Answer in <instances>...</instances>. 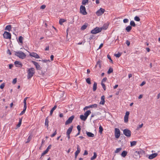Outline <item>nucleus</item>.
<instances>
[{
  "label": "nucleus",
  "mask_w": 160,
  "mask_h": 160,
  "mask_svg": "<svg viewBox=\"0 0 160 160\" xmlns=\"http://www.w3.org/2000/svg\"><path fill=\"white\" fill-rule=\"evenodd\" d=\"M35 69L33 68H29L27 71V78L30 79L33 76L35 73Z\"/></svg>",
  "instance_id": "nucleus-1"
},
{
  "label": "nucleus",
  "mask_w": 160,
  "mask_h": 160,
  "mask_svg": "<svg viewBox=\"0 0 160 160\" xmlns=\"http://www.w3.org/2000/svg\"><path fill=\"white\" fill-rule=\"evenodd\" d=\"M102 30V28L97 27L94 28L91 31V33L93 34H95L100 32Z\"/></svg>",
  "instance_id": "nucleus-2"
},
{
  "label": "nucleus",
  "mask_w": 160,
  "mask_h": 160,
  "mask_svg": "<svg viewBox=\"0 0 160 160\" xmlns=\"http://www.w3.org/2000/svg\"><path fill=\"white\" fill-rule=\"evenodd\" d=\"M123 134L128 137H130L131 136V131L128 129L126 128L123 130Z\"/></svg>",
  "instance_id": "nucleus-3"
},
{
  "label": "nucleus",
  "mask_w": 160,
  "mask_h": 160,
  "mask_svg": "<svg viewBox=\"0 0 160 160\" xmlns=\"http://www.w3.org/2000/svg\"><path fill=\"white\" fill-rule=\"evenodd\" d=\"M80 12L83 15H86L87 14L86 11L85 7L82 5L81 6L80 8Z\"/></svg>",
  "instance_id": "nucleus-4"
},
{
  "label": "nucleus",
  "mask_w": 160,
  "mask_h": 160,
  "mask_svg": "<svg viewBox=\"0 0 160 160\" xmlns=\"http://www.w3.org/2000/svg\"><path fill=\"white\" fill-rule=\"evenodd\" d=\"M28 97L25 98L23 100L24 108L23 110L21 112V115L23 114L25 112L27 108L26 100Z\"/></svg>",
  "instance_id": "nucleus-5"
},
{
  "label": "nucleus",
  "mask_w": 160,
  "mask_h": 160,
  "mask_svg": "<svg viewBox=\"0 0 160 160\" xmlns=\"http://www.w3.org/2000/svg\"><path fill=\"white\" fill-rule=\"evenodd\" d=\"M105 11V9L100 8L99 10L96 12V14L98 16H100L102 15Z\"/></svg>",
  "instance_id": "nucleus-6"
},
{
  "label": "nucleus",
  "mask_w": 160,
  "mask_h": 160,
  "mask_svg": "<svg viewBox=\"0 0 160 160\" xmlns=\"http://www.w3.org/2000/svg\"><path fill=\"white\" fill-rule=\"evenodd\" d=\"M115 138H118L120 135V131L118 128H116L115 129Z\"/></svg>",
  "instance_id": "nucleus-7"
},
{
  "label": "nucleus",
  "mask_w": 160,
  "mask_h": 160,
  "mask_svg": "<svg viewBox=\"0 0 160 160\" xmlns=\"http://www.w3.org/2000/svg\"><path fill=\"white\" fill-rule=\"evenodd\" d=\"M74 117L75 116L74 115H72L71 117H69L68 118V119L65 122V124L66 125H67L72 123Z\"/></svg>",
  "instance_id": "nucleus-8"
},
{
  "label": "nucleus",
  "mask_w": 160,
  "mask_h": 160,
  "mask_svg": "<svg viewBox=\"0 0 160 160\" xmlns=\"http://www.w3.org/2000/svg\"><path fill=\"white\" fill-rule=\"evenodd\" d=\"M3 36L4 38L6 39H11V34L10 33L5 31L3 34Z\"/></svg>",
  "instance_id": "nucleus-9"
},
{
  "label": "nucleus",
  "mask_w": 160,
  "mask_h": 160,
  "mask_svg": "<svg viewBox=\"0 0 160 160\" xmlns=\"http://www.w3.org/2000/svg\"><path fill=\"white\" fill-rule=\"evenodd\" d=\"M32 62L35 66L36 69L38 70H41L42 68L40 67V65L38 62L33 61H32Z\"/></svg>",
  "instance_id": "nucleus-10"
},
{
  "label": "nucleus",
  "mask_w": 160,
  "mask_h": 160,
  "mask_svg": "<svg viewBox=\"0 0 160 160\" xmlns=\"http://www.w3.org/2000/svg\"><path fill=\"white\" fill-rule=\"evenodd\" d=\"M77 150L76 151L75 154V159H76L77 158V156L78 154L80 153V149L79 148V145H77Z\"/></svg>",
  "instance_id": "nucleus-11"
},
{
  "label": "nucleus",
  "mask_w": 160,
  "mask_h": 160,
  "mask_svg": "<svg viewBox=\"0 0 160 160\" xmlns=\"http://www.w3.org/2000/svg\"><path fill=\"white\" fill-rule=\"evenodd\" d=\"M29 55L36 58H40L39 56L37 53L34 52L30 53Z\"/></svg>",
  "instance_id": "nucleus-12"
},
{
  "label": "nucleus",
  "mask_w": 160,
  "mask_h": 160,
  "mask_svg": "<svg viewBox=\"0 0 160 160\" xmlns=\"http://www.w3.org/2000/svg\"><path fill=\"white\" fill-rule=\"evenodd\" d=\"M158 155V153H152L149 156L148 158L150 159H152L156 157Z\"/></svg>",
  "instance_id": "nucleus-13"
},
{
  "label": "nucleus",
  "mask_w": 160,
  "mask_h": 160,
  "mask_svg": "<svg viewBox=\"0 0 160 160\" xmlns=\"http://www.w3.org/2000/svg\"><path fill=\"white\" fill-rule=\"evenodd\" d=\"M105 97L104 95L102 96L101 97V101L100 102V104L102 105H104L105 103Z\"/></svg>",
  "instance_id": "nucleus-14"
},
{
  "label": "nucleus",
  "mask_w": 160,
  "mask_h": 160,
  "mask_svg": "<svg viewBox=\"0 0 160 160\" xmlns=\"http://www.w3.org/2000/svg\"><path fill=\"white\" fill-rule=\"evenodd\" d=\"M73 128V126H71L67 130L66 133H68L69 134H70L71 133L72 131V128Z\"/></svg>",
  "instance_id": "nucleus-15"
},
{
  "label": "nucleus",
  "mask_w": 160,
  "mask_h": 160,
  "mask_svg": "<svg viewBox=\"0 0 160 160\" xmlns=\"http://www.w3.org/2000/svg\"><path fill=\"white\" fill-rule=\"evenodd\" d=\"M87 135L89 137H93L94 136V134L91 132L86 131V132Z\"/></svg>",
  "instance_id": "nucleus-16"
},
{
  "label": "nucleus",
  "mask_w": 160,
  "mask_h": 160,
  "mask_svg": "<svg viewBox=\"0 0 160 160\" xmlns=\"http://www.w3.org/2000/svg\"><path fill=\"white\" fill-rule=\"evenodd\" d=\"M140 152L136 151L134 153V155L136 157H140Z\"/></svg>",
  "instance_id": "nucleus-17"
},
{
  "label": "nucleus",
  "mask_w": 160,
  "mask_h": 160,
  "mask_svg": "<svg viewBox=\"0 0 160 160\" xmlns=\"http://www.w3.org/2000/svg\"><path fill=\"white\" fill-rule=\"evenodd\" d=\"M57 106L55 105L54 107L52 108V109L51 110L50 115V116H52V114L53 112V111L57 108Z\"/></svg>",
  "instance_id": "nucleus-18"
},
{
  "label": "nucleus",
  "mask_w": 160,
  "mask_h": 160,
  "mask_svg": "<svg viewBox=\"0 0 160 160\" xmlns=\"http://www.w3.org/2000/svg\"><path fill=\"white\" fill-rule=\"evenodd\" d=\"M91 113L90 110L87 111L84 114V115L87 118L89 115Z\"/></svg>",
  "instance_id": "nucleus-19"
},
{
  "label": "nucleus",
  "mask_w": 160,
  "mask_h": 160,
  "mask_svg": "<svg viewBox=\"0 0 160 160\" xmlns=\"http://www.w3.org/2000/svg\"><path fill=\"white\" fill-rule=\"evenodd\" d=\"M127 153L128 152L127 151H124L122 152L121 155L122 157H125L126 156Z\"/></svg>",
  "instance_id": "nucleus-20"
},
{
  "label": "nucleus",
  "mask_w": 160,
  "mask_h": 160,
  "mask_svg": "<svg viewBox=\"0 0 160 160\" xmlns=\"http://www.w3.org/2000/svg\"><path fill=\"white\" fill-rule=\"evenodd\" d=\"M48 123L49 121L48 119V117H47L45 119V125L48 128Z\"/></svg>",
  "instance_id": "nucleus-21"
},
{
  "label": "nucleus",
  "mask_w": 160,
  "mask_h": 160,
  "mask_svg": "<svg viewBox=\"0 0 160 160\" xmlns=\"http://www.w3.org/2000/svg\"><path fill=\"white\" fill-rule=\"evenodd\" d=\"M97 83L94 82L93 87V91H95L96 90L97 88Z\"/></svg>",
  "instance_id": "nucleus-22"
},
{
  "label": "nucleus",
  "mask_w": 160,
  "mask_h": 160,
  "mask_svg": "<svg viewBox=\"0 0 160 160\" xmlns=\"http://www.w3.org/2000/svg\"><path fill=\"white\" fill-rule=\"evenodd\" d=\"M87 118L85 116L83 115H81L80 116V118L82 120L84 121H85L87 119Z\"/></svg>",
  "instance_id": "nucleus-23"
},
{
  "label": "nucleus",
  "mask_w": 160,
  "mask_h": 160,
  "mask_svg": "<svg viewBox=\"0 0 160 160\" xmlns=\"http://www.w3.org/2000/svg\"><path fill=\"white\" fill-rule=\"evenodd\" d=\"M26 57V54L22 52L21 51V58L23 59L25 58Z\"/></svg>",
  "instance_id": "nucleus-24"
},
{
  "label": "nucleus",
  "mask_w": 160,
  "mask_h": 160,
  "mask_svg": "<svg viewBox=\"0 0 160 160\" xmlns=\"http://www.w3.org/2000/svg\"><path fill=\"white\" fill-rule=\"evenodd\" d=\"M132 28V27L131 26L129 25V26H127L126 27L125 29L127 32H129L131 31Z\"/></svg>",
  "instance_id": "nucleus-25"
},
{
  "label": "nucleus",
  "mask_w": 160,
  "mask_h": 160,
  "mask_svg": "<svg viewBox=\"0 0 160 160\" xmlns=\"http://www.w3.org/2000/svg\"><path fill=\"white\" fill-rule=\"evenodd\" d=\"M93 154V156L91 158V160H93L96 158L97 156L96 153V152H94Z\"/></svg>",
  "instance_id": "nucleus-26"
},
{
  "label": "nucleus",
  "mask_w": 160,
  "mask_h": 160,
  "mask_svg": "<svg viewBox=\"0 0 160 160\" xmlns=\"http://www.w3.org/2000/svg\"><path fill=\"white\" fill-rule=\"evenodd\" d=\"M14 64L16 67H18L20 65V62L19 61H16L14 62Z\"/></svg>",
  "instance_id": "nucleus-27"
},
{
  "label": "nucleus",
  "mask_w": 160,
  "mask_h": 160,
  "mask_svg": "<svg viewBox=\"0 0 160 160\" xmlns=\"http://www.w3.org/2000/svg\"><path fill=\"white\" fill-rule=\"evenodd\" d=\"M11 29V26L10 25H8L6 26L5 30L10 31Z\"/></svg>",
  "instance_id": "nucleus-28"
},
{
  "label": "nucleus",
  "mask_w": 160,
  "mask_h": 160,
  "mask_svg": "<svg viewBox=\"0 0 160 160\" xmlns=\"http://www.w3.org/2000/svg\"><path fill=\"white\" fill-rule=\"evenodd\" d=\"M66 21L64 19H60L59 21V23L60 24L62 25V23Z\"/></svg>",
  "instance_id": "nucleus-29"
},
{
  "label": "nucleus",
  "mask_w": 160,
  "mask_h": 160,
  "mask_svg": "<svg viewBox=\"0 0 160 160\" xmlns=\"http://www.w3.org/2000/svg\"><path fill=\"white\" fill-rule=\"evenodd\" d=\"M88 25L86 24H84V25H82L81 28V30H84L85 29H86Z\"/></svg>",
  "instance_id": "nucleus-30"
},
{
  "label": "nucleus",
  "mask_w": 160,
  "mask_h": 160,
  "mask_svg": "<svg viewBox=\"0 0 160 160\" xmlns=\"http://www.w3.org/2000/svg\"><path fill=\"white\" fill-rule=\"evenodd\" d=\"M113 68H110L107 72V73L108 74H110V73L113 72Z\"/></svg>",
  "instance_id": "nucleus-31"
},
{
  "label": "nucleus",
  "mask_w": 160,
  "mask_h": 160,
  "mask_svg": "<svg viewBox=\"0 0 160 160\" xmlns=\"http://www.w3.org/2000/svg\"><path fill=\"white\" fill-rule=\"evenodd\" d=\"M130 26H131V27H135L136 26V24L133 21H131L130 22Z\"/></svg>",
  "instance_id": "nucleus-32"
},
{
  "label": "nucleus",
  "mask_w": 160,
  "mask_h": 160,
  "mask_svg": "<svg viewBox=\"0 0 160 160\" xmlns=\"http://www.w3.org/2000/svg\"><path fill=\"white\" fill-rule=\"evenodd\" d=\"M97 64L98 65L99 67L100 68H101V61L100 60H99L98 62H97Z\"/></svg>",
  "instance_id": "nucleus-33"
},
{
  "label": "nucleus",
  "mask_w": 160,
  "mask_h": 160,
  "mask_svg": "<svg viewBox=\"0 0 160 160\" xmlns=\"http://www.w3.org/2000/svg\"><path fill=\"white\" fill-rule=\"evenodd\" d=\"M137 142L135 141H133L132 142H131V146H134L136 144Z\"/></svg>",
  "instance_id": "nucleus-34"
},
{
  "label": "nucleus",
  "mask_w": 160,
  "mask_h": 160,
  "mask_svg": "<svg viewBox=\"0 0 160 160\" xmlns=\"http://www.w3.org/2000/svg\"><path fill=\"white\" fill-rule=\"evenodd\" d=\"M122 150L121 148H117L116 150L114 152L115 153H118Z\"/></svg>",
  "instance_id": "nucleus-35"
},
{
  "label": "nucleus",
  "mask_w": 160,
  "mask_h": 160,
  "mask_svg": "<svg viewBox=\"0 0 160 160\" xmlns=\"http://www.w3.org/2000/svg\"><path fill=\"white\" fill-rule=\"evenodd\" d=\"M14 52L15 55L17 56L19 58H20V52H19V51H18V52L14 51Z\"/></svg>",
  "instance_id": "nucleus-36"
},
{
  "label": "nucleus",
  "mask_w": 160,
  "mask_h": 160,
  "mask_svg": "<svg viewBox=\"0 0 160 160\" xmlns=\"http://www.w3.org/2000/svg\"><path fill=\"white\" fill-rule=\"evenodd\" d=\"M88 0H82V4L84 5H85L87 3H88Z\"/></svg>",
  "instance_id": "nucleus-37"
},
{
  "label": "nucleus",
  "mask_w": 160,
  "mask_h": 160,
  "mask_svg": "<svg viewBox=\"0 0 160 160\" xmlns=\"http://www.w3.org/2000/svg\"><path fill=\"white\" fill-rule=\"evenodd\" d=\"M103 130L102 127L101 126H100L99 127V132L101 134L102 133Z\"/></svg>",
  "instance_id": "nucleus-38"
},
{
  "label": "nucleus",
  "mask_w": 160,
  "mask_h": 160,
  "mask_svg": "<svg viewBox=\"0 0 160 160\" xmlns=\"http://www.w3.org/2000/svg\"><path fill=\"white\" fill-rule=\"evenodd\" d=\"M128 117L124 116V121L125 122L127 123L128 121Z\"/></svg>",
  "instance_id": "nucleus-39"
},
{
  "label": "nucleus",
  "mask_w": 160,
  "mask_h": 160,
  "mask_svg": "<svg viewBox=\"0 0 160 160\" xmlns=\"http://www.w3.org/2000/svg\"><path fill=\"white\" fill-rule=\"evenodd\" d=\"M97 106H98V105H97V104H92V105H90V107L91 108H96L97 107Z\"/></svg>",
  "instance_id": "nucleus-40"
},
{
  "label": "nucleus",
  "mask_w": 160,
  "mask_h": 160,
  "mask_svg": "<svg viewBox=\"0 0 160 160\" xmlns=\"http://www.w3.org/2000/svg\"><path fill=\"white\" fill-rule=\"evenodd\" d=\"M86 81L88 84H91L90 78H87L86 79Z\"/></svg>",
  "instance_id": "nucleus-41"
},
{
  "label": "nucleus",
  "mask_w": 160,
  "mask_h": 160,
  "mask_svg": "<svg viewBox=\"0 0 160 160\" xmlns=\"http://www.w3.org/2000/svg\"><path fill=\"white\" fill-rule=\"evenodd\" d=\"M134 20L136 21L139 22L140 19L139 18L138 16H135L134 18Z\"/></svg>",
  "instance_id": "nucleus-42"
},
{
  "label": "nucleus",
  "mask_w": 160,
  "mask_h": 160,
  "mask_svg": "<svg viewBox=\"0 0 160 160\" xmlns=\"http://www.w3.org/2000/svg\"><path fill=\"white\" fill-rule=\"evenodd\" d=\"M101 84L104 91L106 90V87L105 84L101 82Z\"/></svg>",
  "instance_id": "nucleus-43"
},
{
  "label": "nucleus",
  "mask_w": 160,
  "mask_h": 160,
  "mask_svg": "<svg viewBox=\"0 0 160 160\" xmlns=\"http://www.w3.org/2000/svg\"><path fill=\"white\" fill-rule=\"evenodd\" d=\"M107 57H108V58L110 60V62L112 63H113V61H112V59H111V58L110 56V55H108V56H107Z\"/></svg>",
  "instance_id": "nucleus-44"
},
{
  "label": "nucleus",
  "mask_w": 160,
  "mask_h": 160,
  "mask_svg": "<svg viewBox=\"0 0 160 160\" xmlns=\"http://www.w3.org/2000/svg\"><path fill=\"white\" fill-rule=\"evenodd\" d=\"M48 152L45 150V151H44L43 153H42V155H41V157L40 158V159H41V158H42V156H43L45 154H46Z\"/></svg>",
  "instance_id": "nucleus-45"
},
{
  "label": "nucleus",
  "mask_w": 160,
  "mask_h": 160,
  "mask_svg": "<svg viewBox=\"0 0 160 160\" xmlns=\"http://www.w3.org/2000/svg\"><path fill=\"white\" fill-rule=\"evenodd\" d=\"M57 130L56 129L54 132L51 135V137H53L55 136V135L57 134Z\"/></svg>",
  "instance_id": "nucleus-46"
},
{
  "label": "nucleus",
  "mask_w": 160,
  "mask_h": 160,
  "mask_svg": "<svg viewBox=\"0 0 160 160\" xmlns=\"http://www.w3.org/2000/svg\"><path fill=\"white\" fill-rule=\"evenodd\" d=\"M108 28V26L106 25H104L103 27L102 28V29H106Z\"/></svg>",
  "instance_id": "nucleus-47"
},
{
  "label": "nucleus",
  "mask_w": 160,
  "mask_h": 160,
  "mask_svg": "<svg viewBox=\"0 0 160 160\" xmlns=\"http://www.w3.org/2000/svg\"><path fill=\"white\" fill-rule=\"evenodd\" d=\"M52 146L51 145H49L48 148H47V149L46 150L48 152V151H49V150L51 148Z\"/></svg>",
  "instance_id": "nucleus-48"
},
{
  "label": "nucleus",
  "mask_w": 160,
  "mask_h": 160,
  "mask_svg": "<svg viewBox=\"0 0 160 160\" xmlns=\"http://www.w3.org/2000/svg\"><path fill=\"white\" fill-rule=\"evenodd\" d=\"M31 138H32L30 136H29L28 137V138L27 139V140L26 142V143H28V142H29L30 141L31 139Z\"/></svg>",
  "instance_id": "nucleus-49"
},
{
  "label": "nucleus",
  "mask_w": 160,
  "mask_h": 160,
  "mask_svg": "<svg viewBox=\"0 0 160 160\" xmlns=\"http://www.w3.org/2000/svg\"><path fill=\"white\" fill-rule=\"evenodd\" d=\"M121 53H119L117 54H115L114 56L117 58H119L121 56Z\"/></svg>",
  "instance_id": "nucleus-50"
},
{
  "label": "nucleus",
  "mask_w": 160,
  "mask_h": 160,
  "mask_svg": "<svg viewBox=\"0 0 160 160\" xmlns=\"http://www.w3.org/2000/svg\"><path fill=\"white\" fill-rule=\"evenodd\" d=\"M4 86H5V84H4V83H3L0 86V88L1 89H2L3 88Z\"/></svg>",
  "instance_id": "nucleus-51"
},
{
  "label": "nucleus",
  "mask_w": 160,
  "mask_h": 160,
  "mask_svg": "<svg viewBox=\"0 0 160 160\" xmlns=\"http://www.w3.org/2000/svg\"><path fill=\"white\" fill-rule=\"evenodd\" d=\"M94 38V36L92 35L90 36V37L89 38V39L90 40H91V39H93Z\"/></svg>",
  "instance_id": "nucleus-52"
},
{
  "label": "nucleus",
  "mask_w": 160,
  "mask_h": 160,
  "mask_svg": "<svg viewBox=\"0 0 160 160\" xmlns=\"http://www.w3.org/2000/svg\"><path fill=\"white\" fill-rule=\"evenodd\" d=\"M17 81V78H15L13 79L12 82V83L13 84H15L16 83Z\"/></svg>",
  "instance_id": "nucleus-53"
},
{
  "label": "nucleus",
  "mask_w": 160,
  "mask_h": 160,
  "mask_svg": "<svg viewBox=\"0 0 160 160\" xmlns=\"http://www.w3.org/2000/svg\"><path fill=\"white\" fill-rule=\"evenodd\" d=\"M107 80V78L106 77L104 78L102 80L101 82H102V83H103V82H106Z\"/></svg>",
  "instance_id": "nucleus-54"
},
{
  "label": "nucleus",
  "mask_w": 160,
  "mask_h": 160,
  "mask_svg": "<svg viewBox=\"0 0 160 160\" xmlns=\"http://www.w3.org/2000/svg\"><path fill=\"white\" fill-rule=\"evenodd\" d=\"M77 128L78 130V131L79 132H80L81 131V127H80V126L78 125L77 126Z\"/></svg>",
  "instance_id": "nucleus-55"
},
{
  "label": "nucleus",
  "mask_w": 160,
  "mask_h": 160,
  "mask_svg": "<svg viewBox=\"0 0 160 160\" xmlns=\"http://www.w3.org/2000/svg\"><path fill=\"white\" fill-rule=\"evenodd\" d=\"M123 22L125 23H126L128 22V19L125 18L123 19Z\"/></svg>",
  "instance_id": "nucleus-56"
},
{
  "label": "nucleus",
  "mask_w": 160,
  "mask_h": 160,
  "mask_svg": "<svg viewBox=\"0 0 160 160\" xmlns=\"http://www.w3.org/2000/svg\"><path fill=\"white\" fill-rule=\"evenodd\" d=\"M42 61L43 62H50V61L49 59H48V60H45V59H44V60H43Z\"/></svg>",
  "instance_id": "nucleus-57"
},
{
  "label": "nucleus",
  "mask_w": 160,
  "mask_h": 160,
  "mask_svg": "<svg viewBox=\"0 0 160 160\" xmlns=\"http://www.w3.org/2000/svg\"><path fill=\"white\" fill-rule=\"evenodd\" d=\"M91 108L90 107V105L88 106H86L84 108L83 110H86L88 108Z\"/></svg>",
  "instance_id": "nucleus-58"
},
{
  "label": "nucleus",
  "mask_w": 160,
  "mask_h": 160,
  "mask_svg": "<svg viewBox=\"0 0 160 160\" xmlns=\"http://www.w3.org/2000/svg\"><path fill=\"white\" fill-rule=\"evenodd\" d=\"M20 127V118H19V122L17 126V128H18Z\"/></svg>",
  "instance_id": "nucleus-59"
},
{
  "label": "nucleus",
  "mask_w": 160,
  "mask_h": 160,
  "mask_svg": "<svg viewBox=\"0 0 160 160\" xmlns=\"http://www.w3.org/2000/svg\"><path fill=\"white\" fill-rule=\"evenodd\" d=\"M46 5H42L40 7V9H44L46 8Z\"/></svg>",
  "instance_id": "nucleus-60"
},
{
  "label": "nucleus",
  "mask_w": 160,
  "mask_h": 160,
  "mask_svg": "<svg viewBox=\"0 0 160 160\" xmlns=\"http://www.w3.org/2000/svg\"><path fill=\"white\" fill-rule=\"evenodd\" d=\"M129 112L128 111L126 112V114L125 116H127L128 117L129 114Z\"/></svg>",
  "instance_id": "nucleus-61"
},
{
  "label": "nucleus",
  "mask_w": 160,
  "mask_h": 160,
  "mask_svg": "<svg viewBox=\"0 0 160 160\" xmlns=\"http://www.w3.org/2000/svg\"><path fill=\"white\" fill-rule=\"evenodd\" d=\"M126 44H127L128 46H129L130 44V42L128 40H127L126 41Z\"/></svg>",
  "instance_id": "nucleus-62"
},
{
  "label": "nucleus",
  "mask_w": 160,
  "mask_h": 160,
  "mask_svg": "<svg viewBox=\"0 0 160 160\" xmlns=\"http://www.w3.org/2000/svg\"><path fill=\"white\" fill-rule=\"evenodd\" d=\"M7 53L11 55V52H10V51L9 49H8L7 52Z\"/></svg>",
  "instance_id": "nucleus-63"
},
{
  "label": "nucleus",
  "mask_w": 160,
  "mask_h": 160,
  "mask_svg": "<svg viewBox=\"0 0 160 160\" xmlns=\"http://www.w3.org/2000/svg\"><path fill=\"white\" fill-rule=\"evenodd\" d=\"M143 125V124L142 123L141 124L139 125L138 127L137 128L138 129H139L140 128H141Z\"/></svg>",
  "instance_id": "nucleus-64"
}]
</instances>
